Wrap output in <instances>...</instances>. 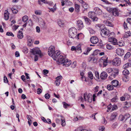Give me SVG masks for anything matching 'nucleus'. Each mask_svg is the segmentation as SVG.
Listing matches in <instances>:
<instances>
[{"mask_svg": "<svg viewBox=\"0 0 131 131\" xmlns=\"http://www.w3.org/2000/svg\"><path fill=\"white\" fill-rule=\"evenodd\" d=\"M124 116V118L125 119V120H126L127 119L129 118L130 116V114L128 113H126L125 114Z\"/></svg>", "mask_w": 131, "mask_h": 131, "instance_id": "46", "label": "nucleus"}, {"mask_svg": "<svg viewBox=\"0 0 131 131\" xmlns=\"http://www.w3.org/2000/svg\"><path fill=\"white\" fill-rule=\"evenodd\" d=\"M30 52L33 54H38L40 57H41L43 55L40 49L38 48H36L32 49L30 50Z\"/></svg>", "mask_w": 131, "mask_h": 131, "instance_id": "5", "label": "nucleus"}, {"mask_svg": "<svg viewBox=\"0 0 131 131\" xmlns=\"http://www.w3.org/2000/svg\"><path fill=\"white\" fill-rule=\"evenodd\" d=\"M81 80L83 81H85V82H87L86 80V78L85 76L81 77Z\"/></svg>", "mask_w": 131, "mask_h": 131, "instance_id": "60", "label": "nucleus"}, {"mask_svg": "<svg viewBox=\"0 0 131 131\" xmlns=\"http://www.w3.org/2000/svg\"><path fill=\"white\" fill-rule=\"evenodd\" d=\"M69 37L72 38H76L79 39V36L80 35H83L82 33L79 34L77 36V29L74 28H70L69 30Z\"/></svg>", "mask_w": 131, "mask_h": 131, "instance_id": "3", "label": "nucleus"}, {"mask_svg": "<svg viewBox=\"0 0 131 131\" xmlns=\"http://www.w3.org/2000/svg\"><path fill=\"white\" fill-rule=\"evenodd\" d=\"M110 36H108V41L111 42H112L114 45H117V39L115 38H112L111 37H110Z\"/></svg>", "mask_w": 131, "mask_h": 131, "instance_id": "12", "label": "nucleus"}, {"mask_svg": "<svg viewBox=\"0 0 131 131\" xmlns=\"http://www.w3.org/2000/svg\"><path fill=\"white\" fill-rule=\"evenodd\" d=\"M99 88V86H97L95 87L94 89V91L95 92H97L98 91V89Z\"/></svg>", "mask_w": 131, "mask_h": 131, "instance_id": "61", "label": "nucleus"}, {"mask_svg": "<svg viewBox=\"0 0 131 131\" xmlns=\"http://www.w3.org/2000/svg\"><path fill=\"white\" fill-rule=\"evenodd\" d=\"M18 33L17 36L18 38L19 39H22L23 37L22 32L21 31H19Z\"/></svg>", "mask_w": 131, "mask_h": 131, "instance_id": "26", "label": "nucleus"}, {"mask_svg": "<svg viewBox=\"0 0 131 131\" xmlns=\"http://www.w3.org/2000/svg\"><path fill=\"white\" fill-rule=\"evenodd\" d=\"M60 52L55 50V47L54 46H51L48 49V54L54 60H56L58 56L60 54Z\"/></svg>", "mask_w": 131, "mask_h": 131, "instance_id": "1", "label": "nucleus"}, {"mask_svg": "<svg viewBox=\"0 0 131 131\" xmlns=\"http://www.w3.org/2000/svg\"><path fill=\"white\" fill-rule=\"evenodd\" d=\"M113 71H114V73H112L111 76L115 77L116 75H118V70L116 69H114Z\"/></svg>", "mask_w": 131, "mask_h": 131, "instance_id": "25", "label": "nucleus"}, {"mask_svg": "<svg viewBox=\"0 0 131 131\" xmlns=\"http://www.w3.org/2000/svg\"><path fill=\"white\" fill-rule=\"evenodd\" d=\"M107 57H103L100 59V62L103 63L104 67L106 66L108 63L107 61Z\"/></svg>", "mask_w": 131, "mask_h": 131, "instance_id": "10", "label": "nucleus"}, {"mask_svg": "<svg viewBox=\"0 0 131 131\" xmlns=\"http://www.w3.org/2000/svg\"><path fill=\"white\" fill-rule=\"evenodd\" d=\"M41 23H40L41 26L43 28H45L46 27L45 23V22L43 20L41 21Z\"/></svg>", "mask_w": 131, "mask_h": 131, "instance_id": "39", "label": "nucleus"}, {"mask_svg": "<svg viewBox=\"0 0 131 131\" xmlns=\"http://www.w3.org/2000/svg\"><path fill=\"white\" fill-rule=\"evenodd\" d=\"M77 26L79 28V30L82 29L84 27L83 22L80 20L77 21Z\"/></svg>", "mask_w": 131, "mask_h": 131, "instance_id": "13", "label": "nucleus"}, {"mask_svg": "<svg viewBox=\"0 0 131 131\" xmlns=\"http://www.w3.org/2000/svg\"><path fill=\"white\" fill-rule=\"evenodd\" d=\"M112 13L113 15L115 16H117L119 15V13L117 9L114 8L113 9Z\"/></svg>", "mask_w": 131, "mask_h": 131, "instance_id": "20", "label": "nucleus"}, {"mask_svg": "<svg viewBox=\"0 0 131 131\" xmlns=\"http://www.w3.org/2000/svg\"><path fill=\"white\" fill-rule=\"evenodd\" d=\"M88 16L89 17L91 18L93 21H96L98 19V18L95 17V13L93 12H90L88 13Z\"/></svg>", "mask_w": 131, "mask_h": 131, "instance_id": "8", "label": "nucleus"}, {"mask_svg": "<svg viewBox=\"0 0 131 131\" xmlns=\"http://www.w3.org/2000/svg\"><path fill=\"white\" fill-rule=\"evenodd\" d=\"M106 48L108 50H110L113 48L112 46L110 44H107L106 45Z\"/></svg>", "mask_w": 131, "mask_h": 131, "instance_id": "44", "label": "nucleus"}, {"mask_svg": "<svg viewBox=\"0 0 131 131\" xmlns=\"http://www.w3.org/2000/svg\"><path fill=\"white\" fill-rule=\"evenodd\" d=\"M22 51L24 53H26L28 52V50L26 47H24Z\"/></svg>", "mask_w": 131, "mask_h": 131, "instance_id": "40", "label": "nucleus"}, {"mask_svg": "<svg viewBox=\"0 0 131 131\" xmlns=\"http://www.w3.org/2000/svg\"><path fill=\"white\" fill-rule=\"evenodd\" d=\"M41 11L38 10H36L35 11V14L38 15H41Z\"/></svg>", "mask_w": 131, "mask_h": 131, "instance_id": "47", "label": "nucleus"}, {"mask_svg": "<svg viewBox=\"0 0 131 131\" xmlns=\"http://www.w3.org/2000/svg\"><path fill=\"white\" fill-rule=\"evenodd\" d=\"M11 10L14 14H16L18 12V10L15 8H12L11 9Z\"/></svg>", "mask_w": 131, "mask_h": 131, "instance_id": "43", "label": "nucleus"}, {"mask_svg": "<svg viewBox=\"0 0 131 131\" xmlns=\"http://www.w3.org/2000/svg\"><path fill=\"white\" fill-rule=\"evenodd\" d=\"M96 79L97 80L99 79V74L98 72L96 71L95 72Z\"/></svg>", "mask_w": 131, "mask_h": 131, "instance_id": "42", "label": "nucleus"}, {"mask_svg": "<svg viewBox=\"0 0 131 131\" xmlns=\"http://www.w3.org/2000/svg\"><path fill=\"white\" fill-rule=\"evenodd\" d=\"M129 73L128 70L126 69H124L122 72L123 74L124 75H128Z\"/></svg>", "mask_w": 131, "mask_h": 131, "instance_id": "28", "label": "nucleus"}, {"mask_svg": "<svg viewBox=\"0 0 131 131\" xmlns=\"http://www.w3.org/2000/svg\"><path fill=\"white\" fill-rule=\"evenodd\" d=\"M117 125L116 123H114L112 126V127L113 128H116L117 126Z\"/></svg>", "mask_w": 131, "mask_h": 131, "instance_id": "62", "label": "nucleus"}, {"mask_svg": "<svg viewBox=\"0 0 131 131\" xmlns=\"http://www.w3.org/2000/svg\"><path fill=\"white\" fill-rule=\"evenodd\" d=\"M81 45L79 44L77 47H76V51L78 52V53H81L82 52L81 48Z\"/></svg>", "mask_w": 131, "mask_h": 131, "instance_id": "24", "label": "nucleus"}, {"mask_svg": "<svg viewBox=\"0 0 131 131\" xmlns=\"http://www.w3.org/2000/svg\"><path fill=\"white\" fill-rule=\"evenodd\" d=\"M104 23L106 25L110 27H113V25L112 24L111 22L108 21H104Z\"/></svg>", "mask_w": 131, "mask_h": 131, "instance_id": "23", "label": "nucleus"}, {"mask_svg": "<svg viewBox=\"0 0 131 131\" xmlns=\"http://www.w3.org/2000/svg\"><path fill=\"white\" fill-rule=\"evenodd\" d=\"M63 105L64 107L65 108H67V106H69V104H68L64 102H63Z\"/></svg>", "mask_w": 131, "mask_h": 131, "instance_id": "49", "label": "nucleus"}, {"mask_svg": "<svg viewBox=\"0 0 131 131\" xmlns=\"http://www.w3.org/2000/svg\"><path fill=\"white\" fill-rule=\"evenodd\" d=\"M89 77L91 79H92L93 78V74L91 72H90L88 73Z\"/></svg>", "mask_w": 131, "mask_h": 131, "instance_id": "38", "label": "nucleus"}, {"mask_svg": "<svg viewBox=\"0 0 131 131\" xmlns=\"http://www.w3.org/2000/svg\"><path fill=\"white\" fill-rule=\"evenodd\" d=\"M81 118V117H80L77 116L74 118L73 120L74 121L76 122L80 119Z\"/></svg>", "mask_w": 131, "mask_h": 131, "instance_id": "50", "label": "nucleus"}, {"mask_svg": "<svg viewBox=\"0 0 131 131\" xmlns=\"http://www.w3.org/2000/svg\"><path fill=\"white\" fill-rule=\"evenodd\" d=\"M107 77V73L105 72H102L100 75V78L102 80L106 79Z\"/></svg>", "mask_w": 131, "mask_h": 131, "instance_id": "16", "label": "nucleus"}, {"mask_svg": "<svg viewBox=\"0 0 131 131\" xmlns=\"http://www.w3.org/2000/svg\"><path fill=\"white\" fill-rule=\"evenodd\" d=\"M98 26L99 27L101 30V34L102 36L103 37L104 36H110V34H114L113 32L110 33V31L108 30L106 28H104V25L103 24H100L98 25Z\"/></svg>", "mask_w": 131, "mask_h": 131, "instance_id": "2", "label": "nucleus"}, {"mask_svg": "<svg viewBox=\"0 0 131 131\" xmlns=\"http://www.w3.org/2000/svg\"><path fill=\"white\" fill-rule=\"evenodd\" d=\"M130 33L129 31H127L125 33L123 37L124 38H127L130 36Z\"/></svg>", "mask_w": 131, "mask_h": 131, "instance_id": "30", "label": "nucleus"}, {"mask_svg": "<svg viewBox=\"0 0 131 131\" xmlns=\"http://www.w3.org/2000/svg\"><path fill=\"white\" fill-rule=\"evenodd\" d=\"M58 23L59 25L60 26H61L64 25V23L63 21L61 20H59L58 21Z\"/></svg>", "mask_w": 131, "mask_h": 131, "instance_id": "33", "label": "nucleus"}, {"mask_svg": "<svg viewBox=\"0 0 131 131\" xmlns=\"http://www.w3.org/2000/svg\"><path fill=\"white\" fill-rule=\"evenodd\" d=\"M29 38L28 37V40L27 45L29 46H30L32 43V40L31 39H29Z\"/></svg>", "mask_w": 131, "mask_h": 131, "instance_id": "37", "label": "nucleus"}, {"mask_svg": "<svg viewBox=\"0 0 131 131\" xmlns=\"http://www.w3.org/2000/svg\"><path fill=\"white\" fill-rule=\"evenodd\" d=\"M96 113H94L92 114L90 116V118L94 117V119L95 120H96V119L95 117V115Z\"/></svg>", "mask_w": 131, "mask_h": 131, "instance_id": "58", "label": "nucleus"}, {"mask_svg": "<svg viewBox=\"0 0 131 131\" xmlns=\"http://www.w3.org/2000/svg\"><path fill=\"white\" fill-rule=\"evenodd\" d=\"M9 13L7 10H5L4 13V19L6 20L8 19L9 18Z\"/></svg>", "mask_w": 131, "mask_h": 131, "instance_id": "22", "label": "nucleus"}, {"mask_svg": "<svg viewBox=\"0 0 131 131\" xmlns=\"http://www.w3.org/2000/svg\"><path fill=\"white\" fill-rule=\"evenodd\" d=\"M62 118L61 119V124L62 126H65L66 124L65 120L63 118V117L62 116Z\"/></svg>", "mask_w": 131, "mask_h": 131, "instance_id": "34", "label": "nucleus"}, {"mask_svg": "<svg viewBox=\"0 0 131 131\" xmlns=\"http://www.w3.org/2000/svg\"><path fill=\"white\" fill-rule=\"evenodd\" d=\"M71 63V62L70 60L66 59L64 60V61L63 62L62 64L63 66H65L66 67H67L70 65Z\"/></svg>", "mask_w": 131, "mask_h": 131, "instance_id": "15", "label": "nucleus"}, {"mask_svg": "<svg viewBox=\"0 0 131 131\" xmlns=\"http://www.w3.org/2000/svg\"><path fill=\"white\" fill-rule=\"evenodd\" d=\"M117 115V114L116 112H115L112 113L110 117V119L111 121L114 120Z\"/></svg>", "mask_w": 131, "mask_h": 131, "instance_id": "18", "label": "nucleus"}, {"mask_svg": "<svg viewBox=\"0 0 131 131\" xmlns=\"http://www.w3.org/2000/svg\"><path fill=\"white\" fill-rule=\"evenodd\" d=\"M131 55L130 53L128 52H127L125 55V56L124 57V59L125 60L126 59H128L130 57Z\"/></svg>", "mask_w": 131, "mask_h": 131, "instance_id": "31", "label": "nucleus"}, {"mask_svg": "<svg viewBox=\"0 0 131 131\" xmlns=\"http://www.w3.org/2000/svg\"><path fill=\"white\" fill-rule=\"evenodd\" d=\"M113 71V70L112 68H108L106 70L107 72L108 73H110Z\"/></svg>", "mask_w": 131, "mask_h": 131, "instance_id": "56", "label": "nucleus"}, {"mask_svg": "<svg viewBox=\"0 0 131 131\" xmlns=\"http://www.w3.org/2000/svg\"><path fill=\"white\" fill-rule=\"evenodd\" d=\"M6 35L7 36H11L12 37H14V36L13 34L11 32H7L6 34Z\"/></svg>", "mask_w": 131, "mask_h": 131, "instance_id": "48", "label": "nucleus"}, {"mask_svg": "<svg viewBox=\"0 0 131 131\" xmlns=\"http://www.w3.org/2000/svg\"><path fill=\"white\" fill-rule=\"evenodd\" d=\"M43 74L45 75L46 74H47L48 73L49 71L45 69L43 70Z\"/></svg>", "mask_w": 131, "mask_h": 131, "instance_id": "59", "label": "nucleus"}, {"mask_svg": "<svg viewBox=\"0 0 131 131\" xmlns=\"http://www.w3.org/2000/svg\"><path fill=\"white\" fill-rule=\"evenodd\" d=\"M129 61H130V62H128L123 65V68L124 69H125L131 67V59H129Z\"/></svg>", "mask_w": 131, "mask_h": 131, "instance_id": "17", "label": "nucleus"}, {"mask_svg": "<svg viewBox=\"0 0 131 131\" xmlns=\"http://www.w3.org/2000/svg\"><path fill=\"white\" fill-rule=\"evenodd\" d=\"M92 48L91 47H88L86 49V51L84 52L83 54L87 55L88 53L91 50Z\"/></svg>", "mask_w": 131, "mask_h": 131, "instance_id": "32", "label": "nucleus"}, {"mask_svg": "<svg viewBox=\"0 0 131 131\" xmlns=\"http://www.w3.org/2000/svg\"><path fill=\"white\" fill-rule=\"evenodd\" d=\"M77 131H92L90 129L87 130L85 129H81L80 127H79L77 129Z\"/></svg>", "mask_w": 131, "mask_h": 131, "instance_id": "36", "label": "nucleus"}, {"mask_svg": "<svg viewBox=\"0 0 131 131\" xmlns=\"http://www.w3.org/2000/svg\"><path fill=\"white\" fill-rule=\"evenodd\" d=\"M95 13L96 14H97L99 15H100L102 14V11L99 7H96L95 8Z\"/></svg>", "mask_w": 131, "mask_h": 131, "instance_id": "19", "label": "nucleus"}, {"mask_svg": "<svg viewBox=\"0 0 131 131\" xmlns=\"http://www.w3.org/2000/svg\"><path fill=\"white\" fill-rule=\"evenodd\" d=\"M4 82L5 83H8V81L7 77L6 76H4Z\"/></svg>", "mask_w": 131, "mask_h": 131, "instance_id": "54", "label": "nucleus"}, {"mask_svg": "<svg viewBox=\"0 0 131 131\" xmlns=\"http://www.w3.org/2000/svg\"><path fill=\"white\" fill-rule=\"evenodd\" d=\"M80 5L77 4H75V7L76 11L77 12H78L79 11Z\"/></svg>", "mask_w": 131, "mask_h": 131, "instance_id": "35", "label": "nucleus"}, {"mask_svg": "<svg viewBox=\"0 0 131 131\" xmlns=\"http://www.w3.org/2000/svg\"><path fill=\"white\" fill-rule=\"evenodd\" d=\"M57 59L55 60H57L58 61L59 63L60 64H62L63 63V62L64 61V60L66 59V58L63 57V56L61 55H59L57 57Z\"/></svg>", "mask_w": 131, "mask_h": 131, "instance_id": "9", "label": "nucleus"}, {"mask_svg": "<svg viewBox=\"0 0 131 131\" xmlns=\"http://www.w3.org/2000/svg\"><path fill=\"white\" fill-rule=\"evenodd\" d=\"M28 20V17L26 15L23 16L22 18V20L24 23H26Z\"/></svg>", "mask_w": 131, "mask_h": 131, "instance_id": "29", "label": "nucleus"}, {"mask_svg": "<svg viewBox=\"0 0 131 131\" xmlns=\"http://www.w3.org/2000/svg\"><path fill=\"white\" fill-rule=\"evenodd\" d=\"M107 107L108 110H107V111L108 112L110 111V110L112 108V105L110 104L107 106Z\"/></svg>", "mask_w": 131, "mask_h": 131, "instance_id": "45", "label": "nucleus"}, {"mask_svg": "<svg viewBox=\"0 0 131 131\" xmlns=\"http://www.w3.org/2000/svg\"><path fill=\"white\" fill-rule=\"evenodd\" d=\"M50 97V95L48 93H46L45 95V98L47 99H49Z\"/></svg>", "mask_w": 131, "mask_h": 131, "instance_id": "52", "label": "nucleus"}, {"mask_svg": "<svg viewBox=\"0 0 131 131\" xmlns=\"http://www.w3.org/2000/svg\"><path fill=\"white\" fill-rule=\"evenodd\" d=\"M102 123H103L106 124L107 123V121L104 117H103L102 119Z\"/></svg>", "mask_w": 131, "mask_h": 131, "instance_id": "57", "label": "nucleus"}, {"mask_svg": "<svg viewBox=\"0 0 131 131\" xmlns=\"http://www.w3.org/2000/svg\"><path fill=\"white\" fill-rule=\"evenodd\" d=\"M83 97L84 99L82 97L79 99L82 102H84V101H88L89 103H91L92 102V95L91 94H88L87 92H85L84 94Z\"/></svg>", "mask_w": 131, "mask_h": 131, "instance_id": "4", "label": "nucleus"}, {"mask_svg": "<svg viewBox=\"0 0 131 131\" xmlns=\"http://www.w3.org/2000/svg\"><path fill=\"white\" fill-rule=\"evenodd\" d=\"M127 22L130 24H131V18H128L127 19Z\"/></svg>", "mask_w": 131, "mask_h": 131, "instance_id": "64", "label": "nucleus"}, {"mask_svg": "<svg viewBox=\"0 0 131 131\" xmlns=\"http://www.w3.org/2000/svg\"><path fill=\"white\" fill-rule=\"evenodd\" d=\"M90 41L92 43L96 44L98 42L99 39L96 37L92 36L91 38Z\"/></svg>", "mask_w": 131, "mask_h": 131, "instance_id": "11", "label": "nucleus"}, {"mask_svg": "<svg viewBox=\"0 0 131 131\" xmlns=\"http://www.w3.org/2000/svg\"><path fill=\"white\" fill-rule=\"evenodd\" d=\"M60 80H56L55 82V83L57 86H58L60 83Z\"/></svg>", "mask_w": 131, "mask_h": 131, "instance_id": "53", "label": "nucleus"}, {"mask_svg": "<svg viewBox=\"0 0 131 131\" xmlns=\"http://www.w3.org/2000/svg\"><path fill=\"white\" fill-rule=\"evenodd\" d=\"M84 19L86 22V23L88 25H89L90 24V19L86 16L84 17Z\"/></svg>", "mask_w": 131, "mask_h": 131, "instance_id": "27", "label": "nucleus"}, {"mask_svg": "<svg viewBox=\"0 0 131 131\" xmlns=\"http://www.w3.org/2000/svg\"><path fill=\"white\" fill-rule=\"evenodd\" d=\"M91 34H93L94 33L95 31H94L92 29H90L89 30Z\"/></svg>", "mask_w": 131, "mask_h": 131, "instance_id": "63", "label": "nucleus"}, {"mask_svg": "<svg viewBox=\"0 0 131 131\" xmlns=\"http://www.w3.org/2000/svg\"><path fill=\"white\" fill-rule=\"evenodd\" d=\"M121 62V59L118 57L115 58L112 61L113 65L116 66H119Z\"/></svg>", "mask_w": 131, "mask_h": 131, "instance_id": "7", "label": "nucleus"}, {"mask_svg": "<svg viewBox=\"0 0 131 131\" xmlns=\"http://www.w3.org/2000/svg\"><path fill=\"white\" fill-rule=\"evenodd\" d=\"M111 84L114 86L116 87L119 84V82L116 80H113L111 82Z\"/></svg>", "mask_w": 131, "mask_h": 131, "instance_id": "21", "label": "nucleus"}, {"mask_svg": "<svg viewBox=\"0 0 131 131\" xmlns=\"http://www.w3.org/2000/svg\"><path fill=\"white\" fill-rule=\"evenodd\" d=\"M68 0H62L61 2V5L63 6L65 5V3L67 2Z\"/></svg>", "mask_w": 131, "mask_h": 131, "instance_id": "55", "label": "nucleus"}, {"mask_svg": "<svg viewBox=\"0 0 131 131\" xmlns=\"http://www.w3.org/2000/svg\"><path fill=\"white\" fill-rule=\"evenodd\" d=\"M107 89L109 90H111L113 89V86L109 84L107 86Z\"/></svg>", "mask_w": 131, "mask_h": 131, "instance_id": "41", "label": "nucleus"}, {"mask_svg": "<svg viewBox=\"0 0 131 131\" xmlns=\"http://www.w3.org/2000/svg\"><path fill=\"white\" fill-rule=\"evenodd\" d=\"M56 5V4L53 7V8H51L50 9V10L52 11V12H54V11L56 10V7L55 6Z\"/></svg>", "mask_w": 131, "mask_h": 131, "instance_id": "51", "label": "nucleus"}, {"mask_svg": "<svg viewBox=\"0 0 131 131\" xmlns=\"http://www.w3.org/2000/svg\"><path fill=\"white\" fill-rule=\"evenodd\" d=\"M116 53L119 56H121L124 54V51L121 49L117 48L116 50Z\"/></svg>", "mask_w": 131, "mask_h": 131, "instance_id": "14", "label": "nucleus"}, {"mask_svg": "<svg viewBox=\"0 0 131 131\" xmlns=\"http://www.w3.org/2000/svg\"><path fill=\"white\" fill-rule=\"evenodd\" d=\"M79 2L82 4V6L84 8L83 12H84L85 10H87L89 8V5L83 0H78Z\"/></svg>", "mask_w": 131, "mask_h": 131, "instance_id": "6", "label": "nucleus"}]
</instances>
